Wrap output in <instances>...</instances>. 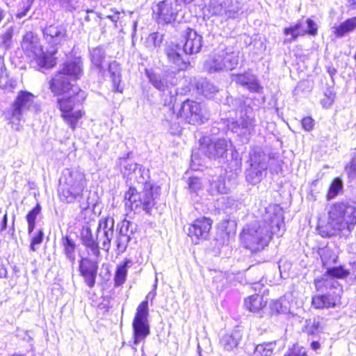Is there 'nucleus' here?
Instances as JSON below:
<instances>
[{"label": "nucleus", "mask_w": 356, "mask_h": 356, "mask_svg": "<svg viewBox=\"0 0 356 356\" xmlns=\"http://www.w3.org/2000/svg\"><path fill=\"white\" fill-rule=\"evenodd\" d=\"M98 268L97 263L91 259H84L79 263L81 275L83 277L85 284L90 289L95 285Z\"/></svg>", "instance_id": "nucleus-24"}, {"label": "nucleus", "mask_w": 356, "mask_h": 356, "mask_svg": "<svg viewBox=\"0 0 356 356\" xmlns=\"http://www.w3.org/2000/svg\"><path fill=\"white\" fill-rule=\"evenodd\" d=\"M212 221L210 218L202 217L196 219L188 227V235L195 243L200 239H206L211 228Z\"/></svg>", "instance_id": "nucleus-21"}, {"label": "nucleus", "mask_w": 356, "mask_h": 356, "mask_svg": "<svg viewBox=\"0 0 356 356\" xmlns=\"http://www.w3.org/2000/svg\"><path fill=\"white\" fill-rule=\"evenodd\" d=\"M185 42L182 49L186 54L193 55L200 51L202 47V36L193 29L187 28L185 31Z\"/></svg>", "instance_id": "nucleus-23"}, {"label": "nucleus", "mask_w": 356, "mask_h": 356, "mask_svg": "<svg viewBox=\"0 0 356 356\" xmlns=\"http://www.w3.org/2000/svg\"><path fill=\"white\" fill-rule=\"evenodd\" d=\"M153 15L159 24H170L175 21L177 9L174 8L171 0H165L159 2L153 8Z\"/></svg>", "instance_id": "nucleus-18"}, {"label": "nucleus", "mask_w": 356, "mask_h": 356, "mask_svg": "<svg viewBox=\"0 0 356 356\" xmlns=\"http://www.w3.org/2000/svg\"><path fill=\"white\" fill-rule=\"evenodd\" d=\"M271 308L273 311L276 312L277 313H281L284 312V310L282 308V302L280 300L275 301L273 303Z\"/></svg>", "instance_id": "nucleus-52"}, {"label": "nucleus", "mask_w": 356, "mask_h": 356, "mask_svg": "<svg viewBox=\"0 0 356 356\" xmlns=\"http://www.w3.org/2000/svg\"><path fill=\"white\" fill-rule=\"evenodd\" d=\"M188 184L191 191L195 193H197L202 188L201 180L197 177L190 178Z\"/></svg>", "instance_id": "nucleus-49"}, {"label": "nucleus", "mask_w": 356, "mask_h": 356, "mask_svg": "<svg viewBox=\"0 0 356 356\" xmlns=\"http://www.w3.org/2000/svg\"><path fill=\"white\" fill-rule=\"evenodd\" d=\"M41 206L39 203L36 204V206L33 208L26 215V220L28 222V234L29 235H31L33 232L35 226V220L37 216L41 212Z\"/></svg>", "instance_id": "nucleus-40"}, {"label": "nucleus", "mask_w": 356, "mask_h": 356, "mask_svg": "<svg viewBox=\"0 0 356 356\" xmlns=\"http://www.w3.org/2000/svg\"><path fill=\"white\" fill-rule=\"evenodd\" d=\"M31 242L30 244V250L31 251H35L37 250L36 245L41 244L44 238V232L42 229L37 231L35 234L33 232L31 235Z\"/></svg>", "instance_id": "nucleus-48"}, {"label": "nucleus", "mask_w": 356, "mask_h": 356, "mask_svg": "<svg viewBox=\"0 0 356 356\" xmlns=\"http://www.w3.org/2000/svg\"><path fill=\"white\" fill-rule=\"evenodd\" d=\"M231 106L238 117L236 120L227 123L228 129L246 142L254 134L256 118L254 109L251 106L252 99L248 97L231 99Z\"/></svg>", "instance_id": "nucleus-5"}, {"label": "nucleus", "mask_w": 356, "mask_h": 356, "mask_svg": "<svg viewBox=\"0 0 356 356\" xmlns=\"http://www.w3.org/2000/svg\"><path fill=\"white\" fill-rule=\"evenodd\" d=\"M138 177H139V175L138 174H133V179L136 181L138 184H140L141 186H142V188H145V184H143L142 183H140L138 180Z\"/></svg>", "instance_id": "nucleus-57"}, {"label": "nucleus", "mask_w": 356, "mask_h": 356, "mask_svg": "<svg viewBox=\"0 0 356 356\" xmlns=\"http://www.w3.org/2000/svg\"><path fill=\"white\" fill-rule=\"evenodd\" d=\"M130 263L131 261L127 259L123 263V264L118 266L114 277L115 286H119L124 284L125 282L127 275L129 264Z\"/></svg>", "instance_id": "nucleus-36"}, {"label": "nucleus", "mask_w": 356, "mask_h": 356, "mask_svg": "<svg viewBox=\"0 0 356 356\" xmlns=\"http://www.w3.org/2000/svg\"><path fill=\"white\" fill-rule=\"evenodd\" d=\"M356 29V16L349 18L339 26L332 27V32L337 38H343L347 33L353 31Z\"/></svg>", "instance_id": "nucleus-30"}, {"label": "nucleus", "mask_w": 356, "mask_h": 356, "mask_svg": "<svg viewBox=\"0 0 356 356\" xmlns=\"http://www.w3.org/2000/svg\"><path fill=\"white\" fill-rule=\"evenodd\" d=\"M86 187L87 180L83 170L79 168H65L59 180V197L65 203L80 200Z\"/></svg>", "instance_id": "nucleus-6"}, {"label": "nucleus", "mask_w": 356, "mask_h": 356, "mask_svg": "<svg viewBox=\"0 0 356 356\" xmlns=\"http://www.w3.org/2000/svg\"><path fill=\"white\" fill-rule=\"evenodd\" d=\"M6 225H7V215L5 214L3 216V221H2L1 229H5L6 228Z\"/></svg>", "instance_id": "nucleus-58"}, {"label": "nucleus", "mask_w": 356, "mask_h": 356, "mask_svg": "<svg viewBox=\"0 0 356 356\" xmlns=\"http://www.w3.org/2000/svg\"><path fill=\"white\" fill-rule=\"evenodd\" d=\"M239 52L225 49L210 55L204 62L203 69L208 73L232 70L238 64Z\"/></svg>", "instance_id": "nucleus-11"}, {"label": "nucleus", "mask_w": 356, "mask_h": 356, "mask_svg": "<svg viewBox=\"0 0 356 356\" xmlns=\"http://www.w3.org/2000/svg\"><path fill=\"white\" fill-rule=\"evenodd\" d=\"M61 244L63 249V252L66 258L72 264H74L76 255V244L74 241L68 236H63L61 239Z\"/></svg>", "instance_id": "nucleus-33"}, {"label": "nucleus", "mask_w": 356, "mask_h": 356, "mask_svg": "<svg viewBox=\"0 0 356 356\" xmlns=\"http://www.w3.org/2000/svg\"><path fill=\"white\" fill-rule=\"evenodd\" d=\"M5 70L6 68L3 63V58L0 56V79L3 76Z\"/></svg>", "instance_id": "nucleus-54"}, {"label": "nucleus", "mask_w": 356, "mask_h": 356, "mask_svg": "<svg viewBox=\"0 0 356 356\" xmlns=\"http://www.w3.org/2000/svg\"><path fill=\"white\" fill-rule=\"evenodd\" d=\"M269 158L259 147L249 152V167L245 170L246 181L251 184L259 183L266 176Z\"/></svg>", "instance_id": "nucleus-12"}, {"label": "nucleus", "mask_w": 356, "mask_h": 356, "mask_svg": "<svg viewBox=\"0 0 356 356\" xmlns=\"http://www.w3.org/2000/svg\"><path fill=\"white\" fill-rule=\"evenodd\" d=\"M229 145L230 142L226 138L211 140L204 137L200 140V149L209 159L217 160L227 156Z\"/></svg>", "instance_id": "nucleus-15"}, {"label": "nucleus", "mask_w": 356, "mask_h": 356, "mask_svg": "<svg viewBox=\"0 0 356 356\" xmlns=\"http://www.w3.org/2000/svg\"><path fill=\"white\" fill-rule=\"evenodd\" d=\"M318 254L321 257L322 264L324 266H327L337 261V256L333 253L332 250L324 247L318 250Z\"/></svg>", "instance_id": "nucleus-39"}, {"label": "nucleus", "mask_w": 356, "mask_h": 356, "mask_svg": "<svg viewBox=\"0 0 356 356\" xmlns=\"http://www.w3.org/2000/svg\"><path fill=\"white\" fill-rule=\"evenodd\" d=\"M233 81L250 92H260L263 89L257 77L250 72L233 75Z\"/></svg>", "instance_id": "nucleus-26"}, {"label": "nucleus", "mask_w": 356, "mask_h": 356, "mask_svg": "<svg viewBox=\"0 0 356 356\" xmlns=\"http://www.w3.org/2000/svg\"><path fill=\"white\" fill-rule=\"evenodd\" d=\"M309 339L311 340L310 347L314 351L319 350L321 347V344L323 343L325 341V338L322 336L317 337L316 338H309Z\"/></svg>", "instance_id": "nucleus-50"}, {"label": "nucleus", "mask_w": 356, "mask_h": 356, "mask_svg": "<svg viewBox=\"0 0 356 356\" xmlns=\"http://www.w3.org/2000/svg\"><path fill=\"white\" fill-rule=\"evenodd\" d=\"M180 131L179 127L177 126L175 128V131L172 132L173 134H176Z\"/></svg>", "instance_id": "nucleus-60"}, {"label": "nucleus", "mask_w": 356, "mask_h": 356, "mask_svg": "<svg viewBox=\"0 0 356 356\" xmlns=\"http://www.w3.org/2000/svg\"><path fill=\"white\" fill-rule=\"evenodd\" d=\"M334 101V97L332 96V93H330V95L328 97L327 101L325 99L322 100V104L323 105L328 104V106H330Z\"/></svg>", "instance_id": "nucleus-55"}, {"label": "nucleus", "mask_w": 356, "mask_h": 356, "mask_svg": "<svg viewBox=\"0 0 356 356\" xmlns=\"http://www.w3.org/2000/svg\"><path fill=\"white\" fill-rule=\"evenodd\" d=\"M324 286L326 289H334V291L332 295H337L338 300L340 299V294L342 292V288L337 280L335 278L327 276L324 281Z\"/></svg>", "instance_id": "nucleus-44"}, {"label": "nucleus", "mask_w": 356, "mask_h": 356, "mask_svg": "<svg viewBox=\"0 0 356 356\" xmlns=\"http://www.w3.org/2000/svg\"><path fill=\"white\" fill-rule=\"evenodd\" d=\"M285 35H290L291 38L285 40L284 42H292L297 40L299 36H305L308 34L315 36L318 33V26L312 19H307L298 21L294 25L286 27L284 29Z\"/></svg>", "instance_id": "nucleus-16"}, {"label": "nucleus", "mask_w": 356, "mask_h": 356, "mask_svg": "<svg viewBox=\"0 0 356 356\" xmlns=\"http://www.w3.org/2000/svg\"><path fill=\"white\" fill-rule=\"evenodd\" d=\"M242 338V333L238 330H234L230 333H227L220 339V343L223 348L231 351L236 348Z\"/></svg>", "instance_id": "nucleus-28"}, {"label": "nucleus", "mask_w": 356, "mask_h": 356, "mask_svg": "<svg viewBox=\"0 0 356 356\" xmlns=\"http://www.w3.org/2000/svg\"><path fill=\"white\" fill-rule=\"evenodd\" d=\"M158 280L155 279L152 290L146 296V300L140 303L136 309V312L132 322L133 340L129 341L131 348L136 351V346L144 343L146 337L150 334V328L148 322V302L147 300L153 301L156 296Z\"/></svg>", "instance_id": "nucleus-7"}, {"label": "nucleus", "mask_w": 356, "mask_h": 356, "mask_svg": "<svg viewBox=\"0 0 356 356\" xmlns=\"http://www.w3.org/2000/svg\"><path fill=\"white\" fill-rule=\"evenodd\" d=\"M138 225L134 222L123 220L118 225V234L115 241L118 252H124L131 238V236L136 232Z\"/></svg>", "instance_id": "nucleus-17"}, {"label": "nucleus", "mask_w": 356, "mask_h": 356, "mask_svg": "<svg viewBox=\"0 0 356 356\" xmlns=\"http://www.w3.org/2000/svg\"><path fill=\"white\" fill-rule=\"evenodd\" d=\"M83 75V63L80 58L65 62L50 82V89L56 95L63 97L57 100L61 117L69 127L74 130L83 112L78 108L85 98V92L73 83Z\"/></svg>", "instance_id": "nucleus-1"}, {"label": "nucleus", "mask_w": 356, "mask_h": 356, "mask_svg": "<svg viewBox=\"0 0 356 356\" xmlns=\"http://www.w3.org/2000/svg\"><path fill=\"white\" fill-rule=\"evenodd\" d=\"M245 307L250 312L257 313L264 307L266 302L261 296L258 294L249 296L245 300Z\"/></svg>", "instance_id": "nucleus-32"}, {"label": "nucleus", "mask_w": 356, "mask_h": 356, "mask_svg": "<svg viewBox=\"0 0 356 356\" xmlns=\"http://www.w3.org/2000/svg\"><path fill=\"white\" fill-rule=\"evenodd\" d=\"M43 37L47 44L57 48L67 40V30L61 25H49L43 29Z\"/></svg>", "instance_id": "nucleus-20"}, {"label": "nucleus", "mask_w": 356, "mask_h": 356, "mask_svg": "<svg viewBox=\"0 0 356 356\" xmlns=\"http://www.w3.org/2000/svg\"><path fill=\"white\" fill-rule=\"evenodd\" d=\"M40 111V106L35 101V97L31 92L20 90L16 96L9 109L4 111L6 120L13 129L18 130V122L27 112L36 113Z\"/></svg>", "instance_id": "nucleus-8"}, {"label": "nucleus", "mask_w": 356, "mask_h": 356, "mask_svg": "<svg viewBox=\"0 0 356 356\" xmlns=\"http://www.w3.org/2000/svg\"><path fill=\"white\" fill-rule=\"evenodd\" d=\"M108 70L111 74V78L115 86L118 85L120 82V65L115 60L110 63L108 65Z\"/></svg>", "instance_id": "nucleus-43"}, {"label": "nucleus", "mask_w": 356, "mask_h": 356, "mask_svg": "<svg viewBox=\"0 0 356 356\" xmlns=\"http://www.w3.org/2000/svg\"><path fill=\"white\" fill-rule=\"evenodd\" d=\"M302 330L308 336L309 339L316 338L325 334L324 326L318 318L306 319Z\"/></svg>", "instance_id": "nucleus-27"}, {"label": "nucleus", "mask_w": 356, "mask_h": 356, "mask_svg": "<svg viewBox=\"0 0 356 356\" xmlns=\"http://www.w3.org/2000/svg\"><path fill=\"white\" fill-rule=\"evenodd\" d=\"M176 1V6H181V4H187L190 3L194 0H175Z\"/></svg>", "instance_id": "nucleus-56"}, {"label": "nucleus", "mask_w": 356, "mask_h": 356, "mask_svg": "<svg viewBox=\"0 0 356 356\" xmlns=\"http://www.w3.org/2000/svg\"><path fill=\"white\" fill-rule=\"evenodd\" d=\"M261 222H254L245 227L241 234L242 245L256 252L268 245L273 234L282 235L284 217L281 208L277 204L266 209Z\"/></svg>", "instance_id": "nucleus-2"}, {"label": "nucleus", "mask_w": 356, "mask_h": 356, "mask_svg": "<svg viewBox=\"0 0 356 356\" xmlns=\"http://www.w3.org/2000/svg\"><path fill=\"white\" fill-rule=\"evenodd\" d=\"M12 356H26V355H22V354H17V353H15V354H13Z\"/></svg>", "instance_id": "nucleus-62"}, {"label": "nucleus", "mask_w": 356, "mask_h": 356, "mask_svg": "<svg viewBox=\"0 0 356 356\" xmlns=\"http://www.w3.org/2000/svg\"><path fill=\"white\" fill-rule=\"evenodd\" d=\"M343 184L342 179L339 177L334 178L327 194V200H332L337 197L343 190Z\"/></svg>", "instance_id": "nucleus-42"}, {"label": "nucleus", "mask_w": 356, "mask_h": 356, "mask_svg": "<svg viewBox=\"0 0 356 356\" xmlns=\"http://www.w3.org/2000/svg\"><path fill=\"white\" fill-rule=\"evenodd\" d=\"M349 180L350 182H356V152H354L353 156L345 168Z\"/></svg>", "instance_id": "nucleus-45"}, {"label": "nucleus", "mask_w": 356, "mask_h": 356, "mask_svg": "<svg viewBox=\"0 0 356 356\" xmlns=\"http://www.w3.org/2000/svg\"><path fill=\"white\" fill-rule=\"evenodd\" d=\"M338 300L337 295H316L312 298V305L316 309L334 307Z\"/></svg>", "instance_id": "nucleus-29"}, {"label": "nucleus", "mask_w": 356, "mask_h": 356, "mask_svg": "<svg viewBox=\"0 0 356 356\" xmlns=\"http://www.w3.org/2000/svg\"><path fill=\"white\" fill-rule=\"evenodd\" d=\"M146 75L149 83L157 89L163 97L165 106H171L176 102L177 95V79L173 72L156 73L146 70Z\"/></svg>", "instance_id": "nucleus-9"}, {"label": "nucleus", "mask_w": 356, "mask_h": 356, "mask_svg": "<svg viewBox=\"0 0 356 356\" xmlns=\"http://www.w3.org/2000/svg\"><path fill=\"white\" fill-rule=\"evenodd\" d=\"M182 48L178 44L170 42L165 49L168 62L177 71L185 70L189 65V62L181 55Z\"/></svg>", "instance_id": "nucleus-22"}, {"label": "nucleus", "mask_w": 356, "mask_h": 356, "mask_svg": "<svg viewBox=\"0 0 356 356\" xmlns=\"http://www.w3.org/2000/svg\"><path fill=\"white\" fill-rule=\"evenodd\" d=\"M302 127L305 131H311L314 127V120L311 117L304 118L302 120Z\"/></svg>", "instance_id": "nucleus-51"}, {"label": "nucleus", "mask_w": 356, "mask_h": 356, "mask_svg": "<svg viewBox=\"0 0 356 356\" xmlns=\"http://www.w3.org/2000/svg\"><path fill=\"white\" fill-rule=\"evenodd\" d=\"M350 273L348 270H345L342 267H333V268H327L326 274L327 276L332 277L333 278H344L346 277Z\"/></svg>", "instance_id": "nucleus-46"}, {"label": "nucleus", "mask_w": 356, "mask_h": 356, "mask_svg": "<svg viewBox=\"0 0 356 356\" xmlns=\"http://www.w3.org/2000/svg\"><path fill=\"white\" fill-rule=\"evenodd\" d=\"M353 274L356 276V261H354V265L353 267Z\"/></svg>", "instance_id": "nucleus-59"}, {"label": "nucleus", "mask_w": 356, "mask_h": 356, "mask_svg": "<svg viewBox=\"0 0 356 356\" xmlns=\"http://www.w3.org/2000/svg\"><path fill=\"white\" fill-rule=\"evenodd\" d=\"M22 48L25 54L31 60H35L42 67L49 68L52 65L49 63L48 58L40 44L38 38L32 32H27L23 37Z\"/></svg>", "instance_id": "nucleus-14"}, {"label": "nucleus", "mask_w": 356, "mask_h": 356, "mask_svg": "<svg viewBox=\"0 0 356 356\" xmlns=\"http://www.w3.org/2000/svg\"><path fill=\"white\" fill-rule=\"evenodd\" d=\"M350 4L353 6H356V0H348Z\"/></svg>", "instance_id": "nucleus-61"}, {"label": "nucleus", "mask_w": 356, "mask_h": 356, "mask_svg": "<svg viewBox=\"0 0 356 356\" xmlns=\"http://www.w3.org/2000/svg\"><path fill=\"white\" fill-rule=\"evenodd\" d=\"M120 166L124 177L133 180V174H138V180L140 183L147 184L149 179V170L133 163L125 158L120 159Z\"/></svg>", "instance_id": "nucleus-19"}, {"label": "nucleus", "mask_w": 356, "mask_h": 356, "mask_svg": "<svg viewBox=\"0 0 356 356\" xmlns=\"http://www.w3.org/2000/svg\"><path fill=\"white\" fill-rule=\"evenodd\" d=\"M275 347V342L258 344L254 348L253 356H271Z\"/></svg>", "instance_id": "nucleus-41"}, {"label": "nucleus", "mask_w": 356, "mask_h": 356, "mask_svg": "<svg viewBox=\"0 0 356 356\" xmlns=\"http://www.w3.org/2000/svg\"><path fill=\"white\" fill-rule=\"evenodd\" d=\"M115 220L113 218L106 216L102 218L96 227V233L93 234L92 228L95 227V220H92L83 225L81 231V240L94 256L98 257L100 254L99 243H102V248L108 251L111 242L114 235Z\"/></svg>", "instance_id": "nucleus-4"}, {"label": "nucleus", "mask_w": 356, "mask_h": 356, "mask_svg": "<svg viewBox=\"0 0 356 356\" xmlns=\"http://www.w3.org/2000/svg\"><path fill=\"white\" fill-rule=\"evenodd\" d=\"M144 184L145 188H143L140 192H138L135 187L129 188L124 195L125 207L135 212L145 211L149 213L154 206L155 202L152 184L149 181Z\"/></svg>", "instance_id": "nucleus-10"}, {"label": "nucleus", "mask_w": 356, "mask_h": 356, "mask_svg": "<svg viewBox=\"0 0 356 356\" xmlns=\"http://www.w3.org/2000/svg\"><path fill=\"white\" fill-rule=\"evenodd\" d=\"M177 118L193 125L203 124L209 119L201 104L191 99H186L181 104Z\"/></svg>", "instance_id": "nucleus-13"}, {"label": "nucleus", "mask_w": 356, "mask_h": 356, "mask_svg": "<svg viewBox=\"0 0 356 356\" xmlns=\"http://www.w3.org/2000/svg\"><path fill=\"white\" fill-rule=\"evenodd\" d=\"M355 59L356 60V51H355Z\"/></svg>", "instance_id": "nucleus-63"}, {"label": "nucleus", "mask_w": 356, "mask_h": 356, "mask_svg": "<svg viewBox=\"0 0 356 356\" xmlns=\"http://www.w3.org/2000/svg\"><path fill=\"white\" fill-rule=\"evenodd\" d=\"M14 30L12 26L8 27L2 33H0V48L5 51L10 49L13 44Z\"/></svg>", "instance_id": "nucleus-38"}, {"label": "nucleus", "mask_w": 356, "mask_h": 356, "mask_svg": "<svg viewBox=\"0 0 356 356\" xmlns=\"http://www.w3.org/2000/svg\"><path fill=\"white\" fill-rule=\"evenodd\" d=\"M30 7H31L30 4H28L26 6H24L23 10H22V11L19 10L17 12V13L16 14V17L18 19H22V17L26 16V13L29 10Z\"/></svg>", "instance_id": "nucleus-53"}, {"label": "nucleus", "mask_w": 356, "mask_h": 356, "mask_svg": "<svg viewBox=\"0 0 356 356\" xmlns=\"http://www.w3.org/2000/svg\"><path fill=\"white\" fill-rule=\"evenodd\" d=\"M106 58L105 51L102 47H96L90 51V60L92 64L100 73L104 74L106 68L104 66V62Z\"/></svg>", "instance_id": "nucleus-31"}, {"label": "nucleus", "mask_w": 356, "mask_h": 356, "mask_svg": "<svg viewBox=\"0 0 356 356\" xmlns=\"http://www.w3.org/2000/svg\"><path fill=\"white\" fill-rule=\"evenodd\" d=\"M356 225V207L348 201L338 202L330 206L328 220L321 230L323 236L347 237Z\"/></svg>", "instance_id": "nucleus-3"}, {"label": "nucleus", "mask_w": 356, "mask_h": 356, "mask_svg": "<svg viewBox=\"0 0 356 356\" xmlns=\"http://www.w3.org/2000/svg\"><path fill=\"white\" fill-rule=\"evenodd\" d=\"M241 202L232 197H223L220 200L222 209L227 213H232L240 209Z\"/></svg>", "instance_id": "nucleus-34"}, {"label": "nucleus", "mask_w": 356, "mask_h": 356, "mask_svg": "<svg viewBox=\"0 0 356 356\" xmlns=\"http://www.w3.org/2000/svg\"><path fill=\"white\" fill-rule=\"evenodd\" d=\"M162 42V35L159 33L149 34L146 40L147 46L150 49H154L160 47Z\"/></svg>", "instance_id": "nucleus-47"}, {"label": "nucleus", "mask_w": 356, "mask_h": 356, "mask_svg": "<svg viewBox=\"0 0 356 356\" xmlns=\"http://www.w3.org/2000/svg\"><path fill=\"white\" fill-rule=\"evenodd\" d=\"M233 0H210L209 11L215 15L225 14L228 17L234 18L238 12V8H231Z\"/></svg>", "instance_id": "nucleus-25"}, {"label": "nucleus", "mask_w": 356, "mask_h": 356, "mask_svg": "<svg viewBox=\"0 0 356 356\" xmlns=\"http://www.w3.org/2000/svg\"><path fill=\"white\" fill-rule=\"evenodd\" d=\"M228 191L229 188L225 184V179L222 177H218L210 183L209 191L211 195L217 193L225 194Z\"/></svg>", "instance_id": "nucleus-35"}, {"label": "nucleus", "mask_w": 356, "mask_h": 356, "mask_svg": "<svg viewBox=\"0 0 356 356\" xmlns=\"http://www.w3.org/2000/svg\"><path fill=\"white\" fill-rule=\"evenodd\" d=\"M198 90L206 97H211L213 94L218 92V88L207 80H202L197 83Z\"/></svg>", "instance_id": "nucleus-37"}]
</instances>
